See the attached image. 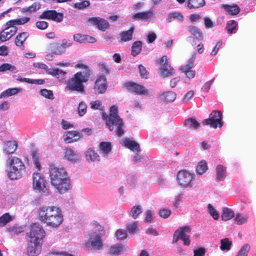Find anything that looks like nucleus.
<instances>
[{
    "instance_id": "1",
    "label": "nucleus",
    "mask_w": 256,
    "mask_h": 256,
    "mask_svg": "<svg viewBox=\"0 0 256 256\" xmlns=\"http://www.w3.org/2000/svg\"><path fill=\"white\" fill-rule=\"evenodd\" d=\"M38 218L46 226L53 228H58L64 222L61 209L54 206L40 207L38 210Z\"/></svg>"
},
{
    "instance_id": "2",
    "label": "nucleus",
    "mask_w": 256,
    "mask_h": 256,
    "mask_svg": "<svg viewBox=\"0 0 256 256\" xmlns=\"http://www.w3.org/2000/svg\"><path fill=\"white\" fill-rule=\"evenodd\" d=\"M49 176L52 185L59 193L64 194L70 190V179L64 168L50 164Z\"/></svg>"
},
{
    "instance_id": "3",
    "label": "nucleus",
    "mask_w": 256,
    "mask_h": 256,
    "mask_svg": "<svg viewBox=\"0 0 256 256\" xmlns=\"http://www.w3.org/2000/svg\"><path fill=\"white\" fill-rule=\"evenodd\" d=\"M102 119L106 122L108 128L112 131L115 130L118 136L121 137L124 132V124L122 119L118 115V108L116 105L112 106L110 109V114L102 112Z\"/></svg>"
},
{
    "instance_id": "4",
    "label": "nucleus",
    "mask_w": 256,
    "mask_h": 256,
    "mask_svg": "<svg viewBox=\"0 0 256 256\" xmlns=\"http://www.w3.org/2000/svg\"><path fill=\"white\" fill-rule=\"evenodd\" d=\"M92 74L91 70H87L76 73L74 76L68 80L66 88L70 91L84 93V83L86 82Z\"/></svg>"
},
{
    "instance_id": "5",
    "label": "nucleus",
    "mask_w": 256,
    "mask_h": 256,
    "mask_svg": "<svg viewBox=\"0 0 256 256\" xmlns=\"http://www.w3.org/2000/svg\"><path fill=\"white\" fill-rule=\"evenodd\" d=\"M6 164L8 166V169L6 170L7 176L11 180L21 178L26 172L24 164L18 157L12 156L8 158Z\"/></svg>"
},
{
    "instance_id": "6",
    "label": "nucleus",
    "mask_w": 256,
    "mask_h": 256,
    "mask_svg": "<svg viewBox=\"0 0 256 256\" xmlns=\"http://www.w3.org/2000/svg\"><path fill=\"white\" fill-rule=\"evenodd\" d=\"M191 232L190 226H186L180 227L174 234L172 243H176L182 240L186 246H189L190 244V234Z\"/></svg>"
},
{
    "instance_id": "7",
    "label": "nucleus",
    "mask_w": 256,
    "mask_h": 256,
    "mask_svg": "<svg viewBox=\"0 0 256 256\" xmlns=\"http://www.w3.org/2000/svg\"><path fill=\"white\" fill-rule=\"evenodd\" d=\"M46 234V232L42 226L37 224H33L31 225L30 231L28 233V236L30 238V240L42 244Z\"/></svg>"
},
{
    "instance_id": "8",
    "label": "nucleus",
    "mask_w": 256,
    "mask_h": 256,
    "mask_svg": "<svg viewBox=\"0 0 256 256\" xmlns=\"http://www.w3.org/2000/svg\"><path fill=\"white\" fill-rule=\"evenodd\" d=\"M72 44V40L63 39L60 44L54 42H50L48 50L54 54L61 55L65 53L66 48L71 46Z\"/></svg>"
},
{
    "instance_id": "9",
    "label": "nucleus",
    "mask_w": 256,
    "mask_h": 256,
    "mask_svg": "<svg viewBox=\"0 0 256 256\" xmlns=\"http://www.w3.org/2000/svg\"><path fill=\"white\" fill-rule=\"evenodd\" d=\"M222 115L220 111L214 110L209 115L208 118L205 119L202 123L204 125H210L211 128H216L218 126H222Z\"/></svg>"
},
{
    "instance_id": "10",
    "label": "nucleus",
    "mask_w": 256,
    "mask_h": 256,
    "mask_svg": "<svg viewBox=\"0 0 256 256\" xmlns=\"http://www.w3.org/2000/svg\"><path fill=\"white\" fill-rule=\"evenodd\" d=\"M177 181L178 184L184 188L192 187L194 184V176L188 171L186 170H179L177 173Z\"/></svg>"
},
{
    "instance_id": "11",
    "label": "nucleus",
    "mask_w": 256,
    "mask_h": 256,
    "mask_svg": "<svg viewBox=\"0 0 256 256\" xmlns=\"http://www.w3.org/2000/svg\"><path fill=\"white\" fill-rule=\"evenodd\" d=\"M32 178L34 190L40 192H48L47 182L44 175L38 172L34 173Z\"/></svg>"
},
{
    "instance_id": "12",
    "label": "nucleus",
    "mask_w": 256,
    "mask_h": 256,
    "mask_svg": "<svg viewBox=\"0 0 256 256\" xmlns=\"http://www.w3.org/2000/svg\"><path fill=\"white\" fill-rule=\"evenodd\" d=\"M33 66L35 68L45 70L46 73L54 76H56L59 80H63L66 74V72L58 68H48V66L42 62H34Z\"/></svg>"
},
{
    "instance_id": "13",
    "label": "nucleus",
    "mask_w": 256,
    "mask_h": 256,
    "mask_svg": "<svg viewBox=\"0 0 256 256\" xmlns=\"http://www.w3.org/2000/svg\"><path fill=\"white\" fill-rule=\"evenodd\" d=\"M9 24V22H7L6 24V28L0 32V41L2 42H4L10 40L17 32L18 28Z\"/></svg>"
},
{
    "instance_id": "14",
    "label": "nucleus",
    "mask_w": 256,
    "mask_h": 256,
    "mask_svg": "<svg viewBox=\"0 0 256 256\" xmlns=\"http://www.w3.org/2000/svg\"><path fill=\"white\" fill-rule=\"evenodd\" d=\"M40 18L60 22L63 20L64 14L62 12H58L55 10H48L44 11L40 15Z\"/></svg>"
},
{
    "instance_id": "15",
    "label": "nucleus",
    "mask_w": 256,
    "mask_h": 256,
    "mask_svg": "<svg viewBox=\"0 0 256 256\" xmlns=\"http://www.w3.org/2000/svg\"><path fill=\"white\" fill-rule=\"evenodd\" d=\"M124 86L127 90L138 95L147 96L148 94V90L144 86L138 84L134 82H126L124 84Z\"/></svg>"
},
{
    "instance_id": "16",
    "label": "nucleus",
    "mask_w": 256,
    "mask_h": 256,
    "mask_svg": "<svg viewBox=\"0 0 256 256\" xmlns=\"http://www.w3.org/2000/svg\"><path fill=\"white\" fill-rule=\"evenodd\" d=\"M108 88V83L106 77L102 75L96 79L94 88L96 94H100L106 92Z\"/></svg>"
},
{
    "instance_id": "17",
    "label": "nucleus",
    "mask_w": 256,
    "mask_h": 256,
    "mask_svg": "<svg viewBox=\"0 0 256 256\" xmlns=\"http://www.w3.org/2000/svg\"><path fill=\"white\" fill-rule=\"evenodd\" d=\"M194 57L192 56L188 60V64L182 66L180 71L183 72L189 79L193 78L195 76V70H192Z\"/></svg>"
},
{
    "instance_id": "18",
    "label": "nucleus",
    "mask_w": 256,
    "mask_h": 256,
    "mask_svg": "<svg viewBox=\"0 0 256 256\" xmlns=\"http://www.w3.org/2000/svg\"><path fill=\"white\" fill-rule=\"evenodd\" d=\"M42 244L29 240L26 249L27 254L28 256H38L41 252Z\"/></svg>"
},
{
    "instance_id": "19",
    "label": "nucleus",
    "mask_w": 256,
    "mask_h": 256,
    "mask_svg": "<svg viewBox=\"0 0 256 256\" xmlns=\"http://www.w3.org/2000/svg\"><path fill=\"white\" fill-rule=\"evenodd\" d=\"M88 22L94 26H96L98 30L104 32L109 26L108 22L100 18H91L88 20Z\"/></svg>"
},
{
    "instance_id": "20",
    "label": "nucleus",
    "mask_w": 256,
    "mask_h": 256,
    "mask_svg": "<svg viewBox=\"0 0 256 256\" xmlns=\"http://www.w3.org/2000/svg\"><path fill=\"white\" fill-rule=\"evenodd\" d=\"M86 246L91 248L101 250L103 246L101 236L99 235H96L93 238H90L86 242Z\"/></svg>"
},
{
    "instance_id": "21",
    "label": "nucleus",
    "mask_w": 256,
    "mask_h": 256,
    "mask_svg": "<svg viewBox=\"0 0 256 256\" xmlns=\"http://www.w3.org/2000/svg\"><path fill=\"white\" fill-rule=\"evenodd\" d=\"M64 140L68 143H72L78 140L81 136L80 132L75 130L66 132L63 135Z\"/></svg>"
},
{
    "instance_id": "22",
    "label": "nucleus",
    "mask_w": 256,
    "mask_h": 256,
    "mask_svg": "<svg viewBox=\"0 0 256 256\" xmlns=\"http://www.w3.org/2000/svg\"><path fill=\"white\" fill-rule=\"evenodd\" d=\"M64 158L66 160L74 163L78 162L80 159V156L70 148L64 149Z\"/></svg>"
},
{
    "instance_id": "23",
    "label": "nucleus",
    "mask_w": 256,
    "mask_h": 256,
    "mask_svg": "<svg viewBox=\"0 0 256 256\" xmlns=\"http://www.w3.org/2000/svg\"><path fill=\"white\" fill-rule=\"evenodd\" d=\"M134 28L131 27L128 30L122 32L120 34L119 41L122 42L131 40L134 32Z\"/></svg>"
},
{
    "instance_id": "24",
    "label": "nucleus",
    "mask_w": 256,
    "mask_h": 256,
    "mask_svg": "<svg viewBox=\"0 0 256 256\" xmlns=\"http://www.w3.org/2000/svg\"><path fill=\"white\" fill-rule=\"evenodd\" d=\"M29 34L27 32H22L18 34L15 38L14 42L16 45L20 47L22 50H24V44Z\"/></svg>"
},
{
    "instance_id": "25",
    "label": "nucleus",
    "mask_w": 256,
    "mask_h": 256,
    "mask_svg": "<svg viewBox=\"0 0 256 256\" xmlns=\"http://www.w3.org/2000/svg\"><path fill=\"white\" fill-rule=\"evenodd\" d=\"M153 16L152 10L138 12L134 14L133 18L137 20H142V21H147L151 20Z\"/></svg>"
},
{
    "instance_id": "26",
    "label": "nucleus",
    "mask_w": 256,
    "mask_h": 256,
    "mask_svg": "<svg viewBox=\"0 0 256 256\" xmlns=\"http://www.w3.org/2000/svg\"><path fill=\"white\" fill-rule=\"evenodd\" d=\"M188 32L196 39L202 40L204 39V34L202 30L194 26H190L188 27Z\"/></svg>"
},
{
    "instance_id": "27",
    "label": "nucleus",
    "mask_w": 256,
    "mask_h": 256,
    "mask_svg": "<svg viewBox=\"0 0 256 256\" xmlns=\"http://www.w3.org/2000/svg\"><path fill=\"white\" fill-rule=\"evenodd\" d=\"M160 99L163 102H174L176 98V94L175 92L168 91L164 92L160 96Z\"/></svg>"
},
{
    "instance_id": "28",
    "label": "nucleus",
    "mask_w": 256,
    "mask_h": 256,
    "mask_svg": "<svg viewBox=\"0 0 256 256\" xmlns=\"http://www.w3.org/2000/svg\"><path fill=\"white\" fill-rule=\"evenodd\" d=\"M206 4L204 0H188L187 8L196 9L204 6Z\"/></svg>"
},
{
    "instance_id": "29",
    "label": "nucleus",
    "mask_w": 256,
    "mask_h": 256,
    "mask_svg": "<svg viewBox=\"0 0 256 256\" xmlns=\"http://www.w3.org/2000/svg\"><path fill=\"white\" fill-rule=\"evenodd\" d=\"M86 157L88 161L96 162L100 160V157L98 154L91 148H88L86 152Z\"/></svg>"
},
{
    "instance_id": "30",
    "label": "nucleus",
    "mask_w": 256,
    "mask_h": 256,
    "mask_svg": "<svg viewBox=\"0 0 256 256\" xmlns=\"http://www.w3.org/2000/svg\"><path fill=\"white\" fill-rule=\"evenodd\" d=\"M124 145L132 150H136L138 152L140 151V146L134 140L126 138L124 140Z\"/></svg>"
},
{
    "instance_id": "31",
    "label": "nucleus",
    "mask_w": 256,
    "mask_h": 256,
    "mask_svg": "<svg viewBox=\"0 0 256 256\" xmlns=\"http://www.w3.org/2000/svg\"><path fill=\"white\" fill-rule=\"evenodd\" d=\"M16 141H8L4 144V152L7 154H11L16 151Z\"/></svg>"
},
{
    "instance_id": "32",
    "label": "nucleus",
    "mask_w": 256,
    "mask_h": 256,
    "mask_svg": "<svg viewBox=\"0 0 256 256\" xmlns=\"http://www.w3.org/2000/svg\"><path fill=\"white\" fill-rule=\"evenodd\" d=\"M160 72L164 77H168L172 76L174 74V70L170 64L161 66Z\"/></svg>"
},
{
    "instance_id": "33",
    "label": "nucleus",
    "mask_w": 256,
    "mask_h": 256,
    "mask_svg": "<svg viewBox=\"0 0 256 256\" xmlns=\"http://www.w3.org/2000/svg\"><path fill=\"white\" fill-rule=\"evenodd\" d=\"M100 151L104 155L108 154L112 150L111 142H102L100 144Z\"/></svg>"
},
{
    "instance_id": "34",
    "label": "nucleus",
    "mask_w": 256,
    "mask_h": 256,
    "mask_svg": "<svg viewBox=\"0 0 256 256\" xmlns=\"http://www.w3.org/2000/svg\"><path fill=\"white\" fill-rule=\"evenodd\" d=\"M226 176V170L222 165H218L216 170V178L218 181L223 180Z\"/></svg>"
},
{
    "instance_id": "35",
    "label": "nucleus",
    "mask_w": 256,
    "mask_h": 256,
    "mask_svg": "<svg viewBox=\"0 0 256 256\" xmlns=\"http://www.w3.org/2000/svg\"><path fill=\"white\" fill-rule=\"evenodd\" d=\"M142 44V42L140 40L136 41L132 44L131 54L132 56H136L140 52Z\"/></svg>"
},
{
    "instance_id": "36",
    "label": "nucleus",
    "mask_w": 256,
    "mask_h": 256,
    "mask_svg": "<svg viewBox=\"0 0 256 256\" xmlns=\"http://www.w3.org/2000/svg\"><path fill=\"white\" fill-rule=\"evenodd\" d=\"M234 212L232 210L228 208H223L222 214V220H228L234 218Z\"/></svg>"
},
{
    "instance_id": "37",
    "label": "nucleus",
    "mask_w": 256,
    "mask_h": 256,
    "mask_svg": "<svg viewBox=\"0 0 256 256\" xmlns=\"http://www.w3.org/2000/svg\"><path fill=\"white\" fill-rule=\"evenodd\" d=\"M30 20V18L28 17H24L14 20H8L10 24H9L14 26H16V25H22L28 22Z\"/></svg>"
},
{
    "instance_id": "38",
    "label": "nucleus",
    "mask_w": 256,
    "mask_h": 256,
    "mask_svg": "<svg viewBox=\"0 0 256 256\" xmlns=\"http://www.w3.org/2000/svg\"><path fill=\"white\" fill-rule=\"evenodd\" d=\"M175 19H177L179 22H182L184 21V16L182 13L178 12H172L168 14V22H172Z\"/></svg>"
},
{
    "instance_id": "39",
    "label": "nucleus",
    "mask_w": 256,
    "mask_h": 256,
    "mask_svg": "<svg viewBox=\"0 0 256 256\" xmlns=\"http://www.w3.org/2000/svg\"><path fill=\"white\" fill-rule=\"evenodd\" d=\"M122 250L123 248L121 244H116L110 247L108 254L112 256L118 255L121 253Z\"/></svg>"
},
{
    "instance_id": "40",
    "label": "nucleus",
    "mask_w": 256,
    "mask_h": 256,
    "mask_svg": "<svg viewBox=\"0 0 256 256\" xmlns=\"http://www.w3.org/2000/svg\"><path fill=\"white\" fill-rule=\"evenodd\" d=\"M208 169L207 163L205 160H202L198 163L196 172L198 174H202L206 172Z\"/></svg>"
},
{
    "instance_id": "41",
    "label": "nucleus",
    "mask_w": 256,
    "mask_h": 256,
    "mask_svg": "<svg viewBox=\"0 0 256 256\" xmlns=\"http://www.w3.org/2000/svg\"><path fill=\"white\" fill-rule=\"evenodd\" d=\"M32 156L35 168H36L38 170H40L41 169V164L40 161L38 154L36 152H34L32 153Z\"/></svg>"
},
{
    "instance_id": "42",
    "label": "nucleus",
    "mask_w": 256,
    "mask_h": 256,
    "mask_svg": "<svg viewBox=\"0 0 256 256\" xmlns=\"http://www.w3.org/2000/svg\"><path fill=\"white\" fill-rule=\"evenodd\" d=\"M12 217L6 212L0 217V226H3L12 220Z\"/></svg>"
},
{
    "instance_id": "43",
    "label": "nucleus",
    "mask_w": 256,
    "mask_h": 256,
    "mask_svg": "<svg viewBox=\"0 0 256 256\" xmlns=\"http://www.w3.org/2000/svg\"><path fill=\"white\" fill-rule=\"evenodd\" d=\"M20 89L18 88H8L6 90L2 92L0 96V97H8L14 94H16L20 91Z\"/></svg>"
},
{
    "instance_id": "44",
    "label": "nucleus",
    "mask_w": 256,
    "mask_h": 256,
    "mask_svg": "<svg viewBox=\"0 0 256 256\" xmlns=\"http://www.w3.org/2000/svg\"><path fill=\"white\" fill-rule=\"evenodd\" d=\"M185 124L189 128H198L200 126V124L194 118H190L185 120Z\"/></svg>"
},
{
    "instance_id": "45",
    "label": "nucleus",
    "mask_w": 256,
    "mask_h": 256,
    "mask_svg": "<svg viewBox=\"0 0 256 256\" xmlns=\"http://www.w3.org/2000/svg\"><path fill=\"white\" fill-rule=\"evenodd\" d=\"M142 212V210L140 206H135L131 209L130 215L134 219H136Z\"/></svg>"
},
{
    "instance_id": "46",
    "label": "nucleus",
    "mask_w": 256,
    "mask_h": 256,
    "mask_svg": "<svg viewBox=\"0 0 256 256\" xmlns=\"http://www.w3.org/2000/svg\"><path fill=\"white\" fill-rule=\"evenodd\" d=\"M220 248L222 250H228L231 248L232 242L230 241L228 238H225L220 240Z\"/></svg>"
},
{
    "instance_id": "47",
    "label": "nucleus",
    "mask_w": 256,
    "mask_h": 256,
    "mask_svg": "<svg viewBox=\"0 0 256 256\" xmlns=\"http://www.w3.org/2000/svg\"><path fill=\"white\" fill-rule=\"evenodd\" d=\"M250 246L248 244H244L238 252L236 256H248Z\"/></svg>"
},
{
    "instance_id": "48",
    "label": "nucleus",
    "mask_w": 256,
    "mask_h": 256,
    "mask_svg": "<svg viewBox=\"0 0 256 256\" xmlns=\"http://www.w3.org/2000/svg\"><path fill=\"white\" fill-rule=\"evenodd\" d=\"M39 8L40 6H38V4L36 3H34L28 7L22 8L21 12L22 13H32L36 12Z\"/></svg>"
},
{
    "instance_id": "49",
    "label": "nucleus",
    "mask_w": 256,
    "mask_h": 256,
    "mask_svg": "<svg viewBox=\"0 0 256 256\" xmlns=\"http://www.w3.org/2000/svg\"><path fill=\"white\" fill-rule=\"evenodd\" d=\"M16 70V68L14 66L11 65L8 63H4L0 66V72H4L6 70H10V72H14Z\"/></svg>"
},
{
    "instance_id": "50",
    "label": "nucleus",
    "mask_w": 256,
    "mask_h": 256,
    "mask_svg": "<svg viewBox=\"0 0 256 256\" xmlns=\"http://www.w3.org/2000/svg\"><path fill=\"white\" fill-rule=\"evenodd\" d=\"M226 10L230 12V13L232 15H236L240 12V8L236 5L232 6L228 5L226 6Z\"/></svg>"
},
{
    "instance_id": "51",
    "label": "nucleus",
    "mask_w": 256,
    "mask_h": 256,
    "mask_svg": "<svg viewBox=\"0 0 256 256\" xmlns=\"http://www.w3.org/2000/svg\"><path fill=\"white\" fill-rule=\"evenodd\" d=\"M236 27V22L234 20H232L228 22L226 28L229 34H232Z\"/></svg>"
},
{
    "instance_id": "52",
    "label": "nucleus",
    "mask_w": 256,
    "mask_h": 256,
    "mask_svg": "<svg viewBox=\"0 0 256 256\" xmlns=\"http://www.w3.org/2000/svg\"><path fill=\"white\" fill-rule=\"evenodd\" d=\"M208 208L210 215L215 220H218L219 218V214L212 206L209 204L208 206Z\"/></svg>"
},
{
    "instance_id": "53",
    "label": "nucleus",
    "mask_w": 256,
    "mask_h": 256,
    "mask_svg": "<svg viewBox=\"0 0 256 256\" xmlns=\"http://www.w3.org/2000/svg\"><path fill=\"white\" fill-rule=\"evenodd\" d=\"M90 5V2L88 0H85L82 2H76L74 4V8L82 10L88 8Z\"/></svg>"
},
{
    "instance_id": "54",
    "label": "nucleus",
    "mask_w": 256,
    "mask_h": 256,
    "mask_svg": "<svg viewBox=\"0 0 256 256\" xmlns=\"http://www.w3.org/2000/svg\"><path fill=\"white\" fill-rule=\"evenodd\" d=\"M128 236L127 232L124 230H118L116 231V236L117 240H124Z\"/></svg>"
},
{
    "instance_id": "55",
    "label": "nucleus",
    "mask_w": 256,
    "mask_h": 256,
    "mask_svg": "<svg viewBox=\"0 0 256 256\" xmlns=\"http://www.w3.org/2000/svg\"><path fill=\"white\" fill-rule=\"evenodd\" d=\"M87 109V106L86 104L82 102L79 104L78 108V113L80 116H84L86 112Z\"/></svg>"
},
{
    "instance_id": "56",
    "label": "nucleus",
    "mask_w": 256,
    "mask_h": 256,
    "mask_svg": "<svg viewBox=\"0 0 256 256\" xmlns=\"http://www.w3.org/2000/svg\"><path fill=\"white\" fill-rule=\"evenodd\" d=\"M40 94L42 96H43L47 98H49V99H51V100H52L54 98L53 93H52V91L50 90H48L46 89H42L40 91Z\"/></svg>"
},
{
    "instance_id": "57",
    "label": "nucleus",
    "mask_w": 256,
    "mask_h": 256,
    "mask_svg": "<svg viewBox=\"0 0 256 256\" xmlns=\"http://www.w3.org/2000/svg\"><path fill=\"white\" fill-rule=\"evenodd\" d=\"M248 218L240 214H237L235 218V220L238 225H241L246 222Z\"/></svg>"
},
{
    "instance_id": "58",
    "label": "nucleus",
    "mask_w": 256,
    "mask_h": 256,
    "mask_svg": "<svg viewBox=\"0 0 256 256\" xmlns=\"http://www.w3.org/2000/svg\"><path fill=\"white\" fill-rule=\"evenodd\" d=\"M139 72L140 76L142 78H147L148 75V72L146 68L142 64H140L138 66Z\"/></svg>"
},
{
    "instance_id": "59",
    "label": "nucleus",
    "mask_w": 256,
    "mask_h": 256,
    "mask_svg": "<svg viewBox=\"0 0 256 256\" xmlns=\"http://www.w3.org/2000/svg\"><path fill=\"white\" fill-rule=\"evenodd\" d=\"M52 255L55 256H74L70 254H68L64 251H58L56 250H52L50 252Z\"/></svg>"
},
{
    "instance_id": "60",
    "label": "nucleus",
    "mask_w": 256,
    "mask_h": 256,
    "mask_svg": "<svg viewBox=\"0 0 256 256\" xmlns=\"http://www.w3.org/2000/svg\"><path fill=\"white\" fill-rule=\"evenodd\" d=\"M73 38L74 41L82 43L85 42V38H86V35L85 34H74L73 36Z\"/></svg>"
},
{
    "instance_id": "61",
    "label": "nucleus",
    "mask_w": 256,
    "mask_h": 256,
    "mask_svg": "<svg viewBox=\"0 0 256 256\" xmlns=\"http://www.w3.org/2000/svg\"><path fill=\"white\" fill-rule=\"evenodd\" d=\"M204 26L206 28H212L215 26L214 22H212L210 18L208 17L204 18Z\"/></svg>"
},
{
    "instance_id": "62",
    "label": "nucleus",
    "mask_w": 256,
    "mask_h": 256,
    "mask_svg": "<svg viewBox=\"0 0 256 256\" xmlns=\"http://www.w3.org/2000/svg\"><path fill=\"white\" fill-rule=\"evenodd\" d=\"M36 25L38 29L44 30L48 28V23L45 21H38Z\"/></svg>"
},
{
    "instance_id": "63",
    "label": "nucleus",
    "mask_w": 256,
    "mask_h": 256,
    "mask_svg": "<svg viewBox=\"0 0 256 256\" xmlns=\"http://www.w3.org/2000/svg\"><path fill=\"white\" fill-rule=\"evenodd\" d=\"M126 228L130 233L134 234L136 230L138 229L136 222H134L132 224H128L126 226Z\"/></svg>"
},
{
    "instance_id": "64",
    "label": "nucleus",
    "mask_w": 256,
    "mask_h": 256,
    "mask_svg": "<svg viewBox=\"0 0 256 256\" xmlns=\"http://www.w3.org/2000/svg\"><path fill=\"white\" fill-rule=\"evenodd\" d=\"M170 214V210L168 209H162L159 212L160 216L164 218H168Z\"/></svg>"
}]
</instances>
